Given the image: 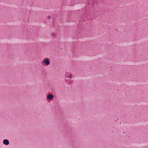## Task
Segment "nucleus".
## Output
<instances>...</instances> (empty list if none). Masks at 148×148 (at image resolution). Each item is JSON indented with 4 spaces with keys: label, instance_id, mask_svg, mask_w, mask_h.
Instances as JSON below:
<instances>
[{
    "label": "nucleus",
    "instance_id": "nucleus-3",
    "mask_svg": "<svg viewBox=\"0 0 148 148\" xmlns=\"http://www.w3.org/2000/svg\"><path fill=\"white\" fill-rule=\"evenodd\" d=\"M53 97V96L52 94H49L47 97V98L48 99H51Z\"/></svg>",
    "mask_w": 148,
    "mask_h": 148
},
{
    "label": "nucleus",
    "instance_id": "nucleus-5",
    "mask_svg": "<svg viewBox=\"0 0 148 148\" xmlns=\"http://www.w3.org/2000/svg\"><path fill=\"white\" fill-rule=\"evenodd\" d=\"M69 78H71V79L72 78V75H70V76H69Z\"/></svg>",
    "mask_w": 148,
    "mask_h": 148
},
{
    "label": "nucleus",
    "instance_id": "nucleus-6",
    "mask_svg": "<svg viewBox=\"0 0 148 148\" xmlns=\"http://www.w3.org/2000/svg\"><path fill=\"white\" fill-rule=\"evenodd\" d=\"M51 35H52V36H54V35H54V33H52V34H51Z\"/></svg>",
    "mask_w": 148,
    "mask_h": 148
},
{
    "label": "nucleus",
    "instance_id": "nucleus-4",
    "mask_svg": "<svg viewBox=\"0 0 148 148\" xmlns=\"http://www.w3.org/2000/svg\"><path fill=\"white\" fill-rule=\"evenodd\" d=\"M47 18L48 19H50L51 18V16H48Z\"/></svg>",
    "mask_w": 148,
    "mask_h": 148
},
{
    "label": "nucleus",
    "instance_id": "nucleus-2",
    "mask_svg": "<svg viewBox=\"0 0 148 148\" xmlns=\"http://www.w3.org/2000/svg\"><path fill=\"white\" fill-rule=\"evenodd\" d=\"M3 144L6 145H8L9 144V142L7 139L4 140L3 141Z\"/></svg>",
    "mask_w": 148,
    "mask_h": 148
},
{
    "label": "nucleus",
    "instance_id": "nucleus-1",
    "mask_svg": "<svg viewBox=\"0 0 148 148\" xmlns=\"http://www.w3.org/2000/svg\"><path fill=\"white\" fill-rule=\"evenodd\" d=\"M44 62L45 63L46 65L48 66L50 64L49 60L48 59H45L44 61Z\"/></svg>",
    "mask_w": 148,
    "mask_h": 148
}]
</instances>
